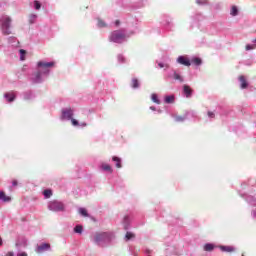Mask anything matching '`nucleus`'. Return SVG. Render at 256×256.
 <instances>
[{
    "mask_svg": "<svg viewBox=\"0 0 256 256\" xmlns=\"http://www.w3.org/2000/svg\"><path fill=\"white\" fill-rule=\"evenodd\" d=\"M23 99L24 101H31L32 99H35V93L31 90L26 91L23 93Z\"/></svg>",
    "mask_w": 256,
    "mask_h": 256,
    "instance_id": "2eb2a0df",
    "label": "nucleus"
},
{
    "mask_svg": "<svg viewBox=\"0 0 256 256\" xmlns=\"http://www.w3.org/2000/svg\"><path fill=\"white\" fill-rule=\"evenodd\" d=\"M151 111H157V108L155 106H150Z\"/></svg>",
    "mask_w": 256,
    "mask_h": 256,
    "instance_id": "de8ad7c7",
    "label": "nucleus"
},
{
    "mask_svg": "<svg viewBox=\"0 0 256 256\" xmlns=\"http://www.w3.org/2000/svg\"><path fill=\"white\" fill-rule=\"evenodd\" d=\"M37 253H45V251H51V244L42 243L36 248Z\"/></svg>",
    "mask_w": 256,
    "mask_h": 256,
    "instance_id": "9b49d317",
    "label": "nucleus"
},
{
    "mask_svg": "<svg viewBox=\"0 0 256 256\" xmlns=\"http://www.w3.org/2000/svg\"><path fill=\"white\" fill-rule=\"evenodd\" d=\"M3 245V240L0 238V247Z\"/></svg>",
    "mask_w": 256,
    "mask_h": 256,
    "instance_id": "8fccbe9b",
    "label": "nucleus"
},
{
    "mask_svg": "<svg viewBox=\"0 0 256 256\" xmlns=\"http://www.w3.org/2000/svg\"><path fill=\"white\" fill-rule=\"evenodd\" d=\"M113 237L114 234L111 232L96 233L94 236V242L96 243V245H99V247H105L107 243H111Z\"/></svg>",
    "mask_w": 256,
    "mask_h": 256,
    "instance_id": "f03ea898",
    "label": "nucleus"
},
{
    "mask_svg": "<svg viewBox=\"0 0 256 256\" xmlns=\"http://www.w3.org/2000/svg\"><path fill=\"white\" fill-rule=\"evenodd\" d=\"M158 67H159V69H169V64L163 63V62H158Z\"/></svg>",
    "mask_w": 256,
    "mask_h": 256,
    "instance_id": "2f4dec72",
    "label": "nucleus"
},
{
    "mask_svg": "<svg viewBox=\"0 0 256 256\" xmlns=\"http://www.w3.org/2000/svg\"><path fill=\"white\" fill-rule=\"evenodd\" d=\"M177 63L184 65V67H191V60L185 56H179L177 58Z\"/></svg>",
    "mask_w": 256,
    "mask_h": 256,
    "instance_id": "f8f14e48",
    "label": "nucleus"
},
{
    "mask_svg": "<svg viewBox=\"0 0 256 256\" xmlns=\"http://www.w3.org/2000/svg\"><path fill=\"white\" fill-rule=\"evenodd\" d=\"M197 5H207V0H196Z\"/></svg>",
    "mask_w": 256,
    "mask_h": 256,
    "instance_id": "ea45409f",
    "label": "nucleus"
},
{
    "mask_svg": "<svg viewBox=\"0 0 256 256\" xmlns=\"http://www.w3.org/2000/svg\"><path fill=\"white\" fill-rule=\"evenodd\" d=\"M213 249H215V245L214 244L207 243V244L204 245V251L211 252V251H213Z\"/></svg>",
    "mask_w": 256,
    "mask_h": 256,
    "instance_id": "393cba45",
    "label": "nucleus"
},
{
    "mask_svg": "<svg viewBox=\"0 0 256 256\" xmlns=\"http://www.w3.org/2000/svg\"><path fill=\"white\" fill-rule=\"evenodd\" d=\"M4 98L8 101V103H13V101H15V94L6 93L4 94Z\"/></svg>",
    "mask_w": 256,
    "mask_h": 256,
    "instance_id": "412c9836",
    "label": "nucleus"
},
{
    "mask_svg": "<svg viewBox=\"0 0 256 256\" xmlns=\"http://www.w3.org/2000/svg\"><path fill=\"white\" fill-rule=\"evenodd\" d=\"M15 255V253H13V252H8L7 254H6V256H14Z\"/></svg>",
    "mask_w": 256,
    "mask_h": 256,
    "instance_id": "09e8293b",
    "label": "nucleus"
},
{
    "mask_svg": "<svg viewBox=\"0 0 256 256\" xmlns=\"http://www.w3.org/2000/svg\"><path fill=\"white\" fill-rule=\"evenodd\" d=\"M98 27L100 29H103V27H107V23H105V21L101 20V19H98Z\"/></svg>",
    "mask_w": 256,
    "mask_h": 256,
    "instance_id": "72a5a7b5",
    "label": "nucleus"
},
{
    "mask_svg": "<svg viewBox=\"0 0 256 256\" xmlns=\"http://www.w3.org/2000/svg\"><path fill=\"white\" fill-rule=\"evenodd\" d=\"M240 81V89H247L249 87V82H247V79H245V76L241 75L239 76Z\"/></svg>",
    "mask_w": 256,
    "mask_h": 256,
    "instance_id": "dca6fc26",
    "label": "nucleus"
},
{
    "mask_svg": "<svg viewBox=\"0 0 256 256\" xmlns=\"http://www.w3.org/2000/svg\"><path fill=\"white\" fill-rule=\"evenodd\" d=\"M117 59H118V63H123L125 61V56L120 54L118 55Z\"/></svg>",
    "mask_w": 256,
    "mask_h": 256,
    "instance_id": "58836bf2",
    "label": "nucleus"
},
{
    "mask_svg": "<svg viewBox=\"0 0 256 256\" xmlns=\"http://www.w3.org/2000/svg\"><path fill=\"white\" fill-rule=\"evenodd\" d=\"M239 10L237 9V6H233L230 12V15H232V17H236V15H238Z\"/></svg>",
    "mask_w": 256,
    "mask_h": 256,
    "instance_id": "c756f323",
    "label": "nucleus"
},
{
    "mask_svg": "<svg viewBox=\"0 0 256 256\" xmlns=\"http://www.w3.org/2000/svg\"><path fill=\"white\" fill-rule=\"evenodd\" d=\"M253 43H256V39H255V40H253Z\"/></svg>",
    "mask_w": 256,
    "mask_h": 256,
    "instance_id": "603ef678",
    "label": "nucleus"
},
{
    "mask_svg": "<svg viewBox=\"0 0 256 256\" xmlns=\"http://www.w3.org/2000/svg\"><path fill=\"white\" fill-rule=\"evenodd\" d=\"M183 95H184L187 99H190V97H192V95H193V90L191 89V87H189V85H184V86H183Z\"/></svg>",
    "mask_w": 256,
    "mask_h": 256,
    "instance_id": "ddd939ff",
    "label": "nucleus"
},
{
    "mask_svg": "<svg viewBox=\"0 0 256 256\" xmlns=\"http://www.w3.org/2000/svg\"><path fill=\"white\" fill-rule=\"evenodd\" d=\"M35 21H37V14H31L29 17L30 25H33V23H35Z\"/></svg>",
    "mask_w": 256,
    "mask_h": 256,
    "instance_id": "7c9ffc66",
    "label": "nucleus"
},
{
    "mask_svg": "<svg viewBox=\"0 0 256 256\" xmlns=\"http://www.w3.org/2000/svg\"><path fill=\"white\" fill-rule=\"evenodd\" d=\"M123 227L125 231H128V229L131 228V220H129V216H125L123 219Z\"/></svg>",
    "mask_w": 256,
    "mask_h": 256,
    "instance_id": "f3484780",
    "label": "nucleus"
},
{
    "mask_svg": "<svg viewBox=\"0 0 256 256\" xmlns=\"http://www.w3.org/2000/svg\"><path fill=\"white\" fill-rule=\"evenodd\" d=\"M55 66V62H43L39 61L37 63V73L34 78H32L33 83H43L45 77H49L51 73V67Z\"/></svg>",
    "mask_w": 256,
    "mask_h": 256,
    "instance_id": "f257e3e1",
    "label": "nucleus"
},
{
    "mask_svg": "<svg viewBox=\"0 0 256 256\" xmlns=\"http://www.w3.org/2000/svg\"><path fill=\"white\" fill-rule=\"evenodd\" d=\"M100 169L101 171H106L107 173H113V168L109 164H105V163L101 164Z\"/></svg>",
    "mask_w": 256,
    "mask_h": 256,
    "instance_id": "a211bd4d",
    "label": "nucleus"
},
{
    "mask_svg": "<svg viewBox=\"0 0 256 256\" xmlns=\"http://www.w3.org/2000/svg\"><path fill=\"white\" fill-rule=\"evenodd\" d=\"M112 161H114L115 167H117V169H121V167H123V165L121 164V158L113 156Z\"/></svg>",
    "mask_w": 256,
    "mask_h": 256,
    "instance_id": "aec40b11",
    "label": "nucleus"
},
{
    "mask_svg": "<svg viewBox=\"0 0 256 256\" xmlns=\"http://www.w3.org/2000/svg\"><path fill=\"white\" fill-rule=\"evenodd\" d=\"M166 79H169L170 81H178V83H183V81H185L183 76L173 69L167 73Z\"/></svg>",
    "mask_w": 256,
    "mask_h": 256,
    "instance_id": "0eeeda50",
    "label": "nucleus"
},
{
    "mask_svg": "<svg viewBox=\"0 0 256 256\" xmlns=\"http://www.w3.org/2000/svg\"><path fill=\"white\" fill-rule=\"evenodd\" d=\"M34 8H35L37 11H39V9H41V2L35 0V1H34Z\"/></svg>",
    "mask_w": 256,
    "mask_h": 256,
    "instance_id": "f704fd0d",
    "label": "nucleus"
},
{
    "mask_svg": "<svg viewBox=\"0 0 256 256\" xmlns=\"http://www.w3.org/2000/svg\"><path fill=\"white\" fill-rule=\"evenodd\" d=\"M70 121H71L73 127H79V121H77V120L74 119L73 117H72V119H70Z\"/></svg>",
    "mask_w": 256,
    "mask_h": 256,
    "instance_id": "4c0bfd02",
    "label": "nucleus"
},
{
    "mask_svg": "<svg viewBox=\"0 0 256 256\" xmlns=\"http://www.w3.org/2000/svg\"><path fill=\"white\" fill-rule=\"evenodd\" d=\"M197 112L191 111L186 112L184 116H175L176 123H183L184 121H191V119H196Z\"/></svg>",
    "mask_w": 256,
    "mask_h": 256,
    "instance_id": "423d86ee",
    "label": "nucleus"
},
{
    "mask_svg": "<svg viewBox=\"0 0 256 256\" xmlns=\"http://www.w3.org/2000/svg\"><path fill=\"white\" fill-rule=\"evenodd\" d=\"M17 256H27L25 252L18 253Z\"/></svg>",
    "mask_w": 256,
    "mask_h": 256,
    "instance_id": "49530a36",
    "label": "nucleus"
},
{
    "mask_svg": "<svg viewBox=\"0 0 256 256\" xmlns=\"http://www.w3.org/2000/svg\"><path fill=\"white\" fill-rule=\"evenodd\" d=\"M0 201H2V203H9L11 201V197L5 195V192L0 191Z\"/></svg>",
    "mask_w": 256,
    "mask_h": 256,
    "instance_id": "6ab92c4d",
    "label": "nucleus"
},
{
    "mask_svg": "<svg viewBox=\"0 0 256 256\" xmlns=\"http://www.w3.org/2000/svg\"><path fill=\"white\" fill-rule=\"evenodd\" d=\"M252 219H256V208L251 211Z\"/></svg>",
    "mask_w": 256,
    "mask_h": 256,
    "instance_id": "79ce46f5",
    "label": "nucleus"
},
{
    "mask_svg": "<svg viewBox=\"0 0 256 256\" xmlns=\"http://www.w3.org/2000/svg\"><path fill=\"white\" fill-rule=\"evenodd\" d=\"M25 50L20 49V61H25Z\"/></svg>",
    "mask_w": 256,
    "mask_h": 256,
    "instance_id": "e433bc0d",
    "label": "nucleus"
},
{
    "mask_svg": "<svg viewBox=\"0 0 256 256\" xmlns=\"http://www.w3.org/2000/svg\"><path fill=\"white\" fill-rule=\"evenodd\" d=\"M115 25H116V27H119V25H121V22L119 20H116Z\"/></svg>",
    "mask_w": 256,
    "mask_h": 256,
    "instance_id": "a18cd8bd",
    "label": "nucleus"
},
{
    "mask_svg": "<svg viewBox=\"0 0 256 256\" xmlns=\"http://www.w3.org/2000/svg\"><path fill=\"white\" fill-rule=\"evenodd\" d=\"M151 99H152L153 103H156V105L161 104V100H159V98L157 97V94H152Z\"/></svg>",
    "mask_w": 256,
    "mask_h": 256,
    "instance_id": "c85d7f7f",
    "label": "nucleus"
},
{
    "mask_svg": "<svg viewBox=\"0 0 256 256\" xmlns=\"http://www.w3.org/2000/svg\"><path fill=\"white\" fill-rule=\"evenodd\" d=\"M141 84L139 83V80L137 78H132L131 87L132 89H139Z\"/></svg>",
    "mask_w": 256,
    "mask_h": 256,
    "instance_id": "5701e85b",
    "label": "nucleus"
},
{
    "mask_svg": "<svg viewBox=\"0 0 256 256\" xmlns=\"http://www.w3.org/2000/svg\"><path fill=\"white\" fill-rule=\"evenodd\" d=\"M135 237V234L132 232H126L125 239L126 241H130V239H133Z\"/></svg>",
    "mask_w": 256,
    "mask_h": 256,
    "instance_id": "473e14b6",
    "label": "nucleus"
},
{
    "mask_svg": "<svg viewBox=\"0 0 256 256\" xmlns=\"http://www.w3.org/2000/svg\"><path fill=\"white\" fill-rule=\"evenodd\" d=\"M0 22H1V29H2V33L3 35H11L13 32L11 31V17L9 16H2L0 18Z\"/></svg>",
    "mask_w": 256,
    "mask_h": 256,
    "instance_id": "39448f33",
    "label": "nucleus"
},
{
    "mask_svg": "<svg viewBox=\"0 0 256 256\" xmlns=\"http://www.w3.org/2000/svg\"><path fill=\"white\" fill-rule=\"evenodd\" d=\"M48 210L53 213H63L65 212V204L59 200H51L48 202Z\"/></svg>",
    "mask_w": 256,
    "mask_h": 256,
    "instance_id": "20e7f679",
    "label": "nucleus"
},
{
    "mask_svg": "<svg viewBox=\"0 0 256 256\" xmlns=\"http://www.w3.org/2000/svg\"><path fill=\"white\" fill-rule=\"evenodd\" d=\"M253 49H256V44H248L246 45V51H252Z\"/></svg>",
    "mask_w": 256,
    "mask_h": 256,
    "instance_id": "c9c22d12",
    "label": "nucleus"
},
{
    "mask_svg": "<svg viewBox=\"0 0 256 256\" xmlns=\"http://www.w3.org/2000/svg\"><path fill=\"white\" fill-rule=\"evenodd\" d=\"M78 212L80 215H82V217H89V213H87V209L85 208H79Z\"/></svg>",
    "mask_w": 256,
    "mask_h": 256,
    "instance_id": "bb28decb",
    "label": "nucleus"
},
{
    "mask_svg": "<svg viewBox=\"0 0 256 256\" xmlns=\"http://www.w3.org/2000/svg\"><path fill=\"white\" fill-rule=\"evenodd\" d=\"M165 103H175V96L173 95L166 96Z\"/></svg>",
    "mask_w": 256,
    "mask_h": 256,
    "instance_id": "cd10ccee",
    "label": "nucleus"
},
{
    "mask_svg": "<svg viewBox=\"0 0 256 256\" xmlns=\"http://www.w3.org/2000/svg\"><path fill=\"white\" fill-rule=\"evenodd\" d=\"M240 197H242V199H245V201L248 203V205H251L252 207H256L255 196L240 193Z\"/></svg>",
    "mask_w": 256,
    "mask_h": 256,
    "instance_id": "1a4fd4ad",
    "label": "nucleus"
},
{
    "mask_svg": "<svg viewBox=\"0 0 256 256\" xmlns=\"http://www.w3.org/2000/svg\"><path fill=\"white\" fill-rule=\"evenodd\" d=\"M208 117L209 119H215V113L212 111H208Z\"/></svg>",
    "mask_w": 256,
    "mask_h": 256,
    "instance_id": "a19ab883",
    "label": "nucleus"
},
{
    "mask_svg": "<svg viewBox=\"0 0 256 256\" xmlns=\"http://www.w3.org/2000/svg\"><path fill=\"white\" fill-rule=\"evenodd\" d=\"M220 249L225 253H233V251H235V247L233 246H220Z\"/></svg>",
    "mask_w": 256,
    "mask_h": 256,
    "instance_id": "4be33fe9",
    "label": "nucleus"
},
{
    "mask_svg": "<svg viewBox=\"0 0 256 256\" xmlns=\"http://www.w3.org/2000/svg\"><path fill=\"white\" fill-rule=\"evenodd\" d=\"M73 115H74L73 109L63 108L62 114H61V120L62 121H71Z\"/></svg>",
    "mask_w": 256,
    "mask_h": 256,
    "instance_id": "6e6552de",
    "label": "nucleus"
},
{
    "mask_svg": "<svg viewBox=\"0 0 256 256\" xmlns=\"http://www.w3.org/2000/svg\"><path fill=\"white\" fill-rule=\"evenodd\" d=\"M158 113H162V111H161V110H158Z\"/></svg>",
    "mask_w": 256,
    "mask_h": 256,
    "instance_id": "3c124183",
    "label": "nucleus"
},
{
    "mask_svg": "<svg viewBox=\"0 0 256 256\" xmlns=\"http://www.w3.org/2000/svg\"><path fill=\"white\" fill-rule=\"evenodd\" d=\"M74 233H77L78 235H81V233H83V226L82 225H76L74 227Z\"/></svg>",
    "mask_w": 256,
    "mask_h": 256,
    "instance_id": "a878e982",
    "label": "nucleus"
},
{
    "mask_svg": "<svg viewBox=\"0 0 256 256\" xmlns=\"http://www.w3.org/2000/svg\"><path fill=\"white\" fill-rule=\"evenodd\" d=\"M191 65H195V67H201L203 65V60L201 58L194 56L190 60Z\"/></svg>",
    "mask_w": 256,
    "mask_h": 256,
    "instance_id": "4468645a",
    "label": "nucleus"
},
{
    "mask_svg": "<svg viewBox=\"0 0 256 256\" xmlns=\"http://www.w3.org/2000/svg\"><path fill=\"white\" fill-rule=\"evenodd\" d=\"M43 195L45 199H49L53 195V191L51 189H46L43 191Z\"/></svg>",
    "mask_w": 256,
    "mask_h": 256,
    "instance_id": "b1692460",
    "label": "nucleus"
},
{
    "mask_svg": "<svg viewBox=\"0 0 256 256\" xmlns=\"http://www.w3.org/2000/svg\"><path fill=\"white\" fill-rule=\"evenodd\" d=\"M17 184H18V183H17V180H13V181H12V187H17Z\"/></svg>",
    "mask_w": 256,
    "mask_h": 256,
    "instance_id": "c03bdc74",
    "label": "nucleus"
},
{
    "mask_svg": "<svg viewBox=\"0 0 256 256\" xmlns=\"http://www.w3.org/2000/svg\"><path fill=\"white\" fill-rule=\"evenodd\" d=\"M160 25L165 28L171 27V18L167 14H162L160 16Z\"/></svg>",
    "mask_w": 256,
    "mask_h": 256,
    "instance_id": "9d476101",
    "label": "nucleus"
},
{
    "mask_svg": "<svg viewBox=\"0 0 256 256\" xmlns=\"http://www.w3.org/2000/svg\"><path fill=\"white\" fill-rule=\"evenodd\" d=\"M78 127H87V122L79 123Z\"/></svg>",
    "mask_w": 256,
    "mask_h": 256,
    "instance_id": "37998d69",
    "label": "nucleus"
},
{
    "mask_svg": "<svg viewBox=\"0 0 256 256\" xmlns=\"http://www.w3.org/2000/svg\"><path fill=\"white\" fill-rule=\"evenodd\" d=\"M109 40L111 43H118L121 45V43L127 41V34L125 33V30H115L110 34Z\"/></svg>",
    "mask_w": 256,
    "mask_h": 256,
    "instance_id": "7ed1b4c3",
    "label": "nucleus"
}]
</instances>
